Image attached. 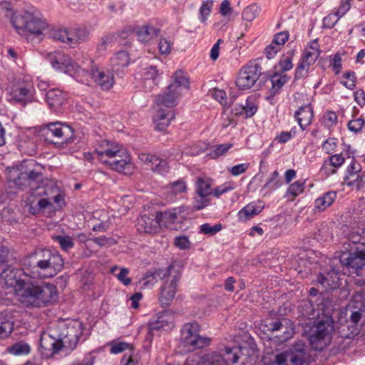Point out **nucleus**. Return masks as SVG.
Instances as JSON below:
<instances>
[{
	"label": "nucleus",
	"instance_id": "22",
	"mask_svg": "<svg viewBox=\"0 0 365 365\" xmlns=\"http://www.w3.org/2000/svg\"><path fill=\"white\" fill-rule=\"evenodd\" d=\"M185 211V207H178L164 212H155L156 217L160 222V228L162 226H170L184 218L185 216L182 214Z\"/></svg>",
	"mask_w": 365,
	"mask_h": 365
},
{
	"label": "nucleus",
	"instance_id": "41",
	"mask_svg": "<svg viewBox=\"0 0 365 365\" xmlns=\"http://www.w3.org/2000/svg\"><path fill=\"white\" fill-rule=\"evenodd\" d=\"M305 182L297 180L291 184L287 190L286 197L289 200H294L297 197L303 193Z\"/></svg>",
	"mask_w": 365,
	"mask_h": 365
},
{
	"label": "nucleus",
	"instance_id": "2",
	"mask_svg": "<svg viewBox=\"0 0 365 365\" xmlns=\"http://www.w3.org/2000/svg\"><path fill=\"white\" fill-rule=\"evenodd\" d=\"M47 58L53 69L68 74L81 83L88 85L90 78H91L97 85L105 91L110 90L114 85V76L111 70L106 66L96 63L88 57H83L81 63L83 66L90 68V73L85 68H82L69 56L61 51L48 53Z\"/></svg>",
	"mask_w": 365,
	"mask_h": 365
},
{
	"label": "nucleus",
	"instance_id": "58",
	"mask_svg": "<svg viewBox=\"0 0 365 365\" xmlns=\"http://www.w3.org/2000/svg\"><path fill=\"white\" fill-rule=\"evenodd\" d=\"M207 195H196L193 200V207L195 210H200L210 204V200Z\"/></svg>",
	"mask_w": 365,
	"mask_h": 365
},
{
	"label": "nucleus",
	"instance_id": "50",
	"mask_svg": "<svg viewBox=\"0 0 365 365\" xmlns=\"http://www.w3.org/2000/svg\"><path fill=\"white\" fill-rule=\"evenodd\" d=\"M260 8L257 4H252L246 7L242 12V19L245 21L251 22L259 14Z\"/></svg>",
	"mask_w": 365,
	"mask_h": 365
},
{
	"label": "nucleus",
	"instance_id": "27",
	"mask_svg": "<svg viewBox=\"0 0 365 365\" xmlns=\"http://www.w3.org/2000/svg\"><path fill=\"white\" fill-rule=\"evenodd\" d=\"M264 205L260 200L253 201L247 204L238 212L240 221L246 222L255 215H259L263 210Z\"/></svg>",
	"mask_w": 365,
	"mask_h": 365
},
{
	"label": "nucleus",
	"instance_id": "6",
	"mask_svg": "<svg viewBox=\"0 0 365 365\" xmlns=\"http://www.w3.org/2000/svg\"><path fill=\"white\" fill-rule=\"evenodd\" d=\"M182 272V266L178 262L170 265V272L160 288L159 302L163 307H168L173 302L177 292L178 282Z\"/></svg>",
	"mask_w": 365,
	"mask_h": 365
},
{
	"label": "nucleus",
	"instance_id": "59",
	"mask_svg": "<svg viewBox=\"0 0 365 365\" xmlns=\"http://www.w3.org/2000/svg\"><path fill=\"white\" fill-rule=\"evenodd\" d=\"M296 135L295 128L291 129L289 131L281 132L278 135L275 137L274 140L281 144L286 143L291 140Z\"/></svg>",
	"mask_w": 365,
	"mask_h": 365
},
{
	"label": "nucleus",
	"instance_id": "5",
	"mask_svg": "<svg viewBox=\"0 0 365 365\" xmlns=\"http://www.w3.org/2000/svg\"><path fill=\"white\" fill-rule=\"evenodd\" d=\"M96 153L98 160L113 170L125 175L134 170L129 153L118 143L102 140L96 145Z\"/></svg>",
	"mask_w": 365,
	"mask_h": 365
},
{
	"label": "nucleus",
	"instance_id": "11",
	"mask_svg": "<svg viewBox=\"0 0 365 365\" xmlns=\"http://www.w3.org/2000/svg\"><path fill=\"white\" fill-rule=\"evenodd\" d=\"M305 355L304 344L297 343L289 349L276 354L272 365H302Z\"/></svg>",
	"mask_w": 365,
	"mask_h": 365
},
{
	"label": "nucleus",
	"instance_id": "61",
	"mask_svg": "<svg viewBox=\"0 0 365 365\" xmlns=\"http://www.w3.org/2000/svg\"><path fill=\"white\" fill-rule=\"evenodd\" d=\"M212 97L218 101L222 106H228L226 93L223 90L214 89L211 91Z\"/></svg>",
	"mask_w": 365,
	"mask_h": 365
},
{
	"label": "nucleus",
	"instance_id": "40",
	"mask_svg": "<svg viewBox=\"0 0 365 365\" xmlns=\"http://www.w3.org/2000/svg\"><path fill=\"white\" fill-rule=\"evenodd\" d=\"M270 81L272 83V92L275 94L280 91V89L285 83H287L288 77L287 74L282 71L275 72L273 75H272Z\"/></svg>",
	"mask_w": 365,
	"mask_h": 365
},
{
	"label": "nucleus",
	"instance_id": "12",
	"mask_svg": "<svg viewBox=\"0 0 365 365\" xmlns=\"http://www.w3.org/2000/svg\"><path fill=\"white\" fill-rule=\"evenodd\" d=\"M83 334L82 324L75 322L68 325L62 331L59 337V343L61 350L73 351Z\"/></svg>",
	"mask_w": 365,
	"mask_h": 365
},
{
	"label": "nucleus",
	"instance_id": "30",
	"mask_svg": "<svg viewBox=\"0 0 365 365\" xmlns=\"http://www.w3.org/2000/svg\"><path fill=\"white\" fill-rule=\"evenodd\" d=\"M162 73L155 66H149L143 70V82L146 91L151 90L158 83V79Z\"/></svg>",
	"mask_w": 365,
	"mask_h": 365
},
{
	"label": "nucleus",
	"instance_id": "20",
	"mask_svg": "<svg viewBox=\"0 0 365 365\" xmlns=\"http://www.w3.org/2000/svg\"><path fill=\"white\" fill-rule=\"evenodd\" d=\"M156 212L144 213L137 219L136 228L139 232L152 234L160 230Z\"/></svg>",
	"mask_w": 365,
	"mask_h": 365
},
{
	"label": "nucleus",
	"instance_id": "46",
	"mask_svg": "<svg viewBox=\"0 0 365 365\" xmlns=\"http://www.w3.org/2000/svg\"><path fill=\"white\" fill-rule=\"evenodd\" d=\"M14 329L13 322L4 317L0 316V339L7 338Z\"/></svg>",
	"mask_w": 365,
	"mask_h": 365
},
{
	"label": "nucleus",
	"instance_id": "56",
	"mask_svg": "<svg viewBox=\"0 0 365 365\" xmlns=\"http://www.w3.org/2000/svg\"><path fill=\"white\" fill-rule=\"evenodd\" d=\"M356 75L354 72L349 71L344 74L341 83L348 89L352 90L356 86Z\"/></svg>",
	"mask_w": 365,
	"mask_h": 365
},
{
	"label": "nucleus",
	"instance_id": "47",
	"mask_svg": "<svg viewBox=\"0 0 365 365\" xmlns=\"http://www.w3.org/2000/svg\"><path fill=\"white\" fill-rule=\"evenodd\" d=\"M212 6V0H206L202 3L199 9V19L202 24H206L207 19L211 13Z\"/></svg>",
	"mask_w": 365,
	"mask_h": 365
},
{
	"label": "nucleus",
	"instance_id": "33",
	"mask_svg": "<svg viewBox=\"0 0 365 365\" xmlns=\"http://www.w3.org/2000/svg\"><path fill=\"white\" fill-rule=\"evenodd\" d=\"M174 327L173 316L169 312H164L158 316L155 323L152 324V329L170 330Z\"/></svg>",
	"mask_w": 365,
	"mask_h": 365
},
{
	"label": "nucleus",
	"instance_id": "10",
	"mask_svg": "<svg viewBox=\"0 0 365 365\" xmlns=\"http://www.w3.org/2000/svg\"><path fill=\"white\" fill-rule=\"evenodd\" d=\"M200 325L197 323H188L183 326L181 341L189 351L202 349L210 344L211 339L199 334Z\"/></svg>",
	"mask_w": 365,
	"mask_h": 365
},
{
	"label": "nucleus",
	"instance_id": "43",
	"mask_svg": "<svg viewBox=\"0 0 365 365\" xmlns=\"http://www.w3.org/2000/svg\"><path fill=\"white\" fill-rule=\"evenodd\" d=\"M240 349L239 347H226L222 356L223 364H232L238 361Z\"/></svg>",
	"mask_w": 365,
	"mask_h": 365
},
{
	"label": "nucleus",
	"instance_id": "29",
	"mask_svg": "<svg viewBox=\"0 0 365 365\" xmlns=\"http://www.w3.org/2000/svg\"><path fill=\"white\" fill-rule=\"evenodd\" d=\"M313 117V110L309 104L300 107L294 113V118L302 130L312 123Z\"/></svg>",
	"mask_w": 365,
	"mask_h": 365
},
{
	"label": "nucleus",
	"instance_id": "45",
	"mask_svg": "<svg viewBox=\"0 0 365 365\" xmlns=\"http://www.w3.org/2000/svg\"><path fill=\"white\" fill-rule=\"evenodd\" d=\"M9 351L15 356L28 355L31 351V346L24 341H18L9 347Z\"/></svg>",
	"mask_w": 365,
	"mask_h": 365
},
{
	"label": "nucleus",
	"instance_id": "17",
	"mask_svg": "<svg viewBox=\"0 0 365 365\" xmlns=\"http://www.w3.org/2000/svg\"><path fill=\"white\" fill-rule=\"evenodd\" d=\"M29 274L21 270L6 267L0 274V280L6 286L14 288L16 292L19 287L24 284V281L29 277Z\"/></svg>",
	"mask_w": 365,
	"mask_h": 365
},
{
	"label": "nucleus",
	"instance_id": "55",
	"mask_svg": "<svg viewBox=\"0 0 365 365\" xmlns=\"http://www.w3.org/2000/svg\"><path fill=\"white\" fill-rule=\"evenodd\" d=\"M337 119V115L335 112L327 110L323 114L322 123L326 127L331 128L336 124Z\"/></svg>",
	"mask_w": 365,
	"mask_h": 365
},
{
	"label": "nucleus",
	"instance_id": "63",
	"mask_svg": "<svg viewBox=\"0 0 365 365\" xmlns=\"http://www.w3.org/2000/svg\"><path fill=\"white\" fill-rule=\"evenodd\" d=\"M365 121L362 117L350 120L348 123L349 129L354 133L359 132L364 126Z\"/></svg>",
	"mask_w": 365,
	"mask_h": 365
},
{
	"label": "nucleus",
	"instance_id": "57",
	"mask_svg": "<svg viewBox=\"0 0 365 365\" xmlns=\"http://www.w3.org/2000/svg\"><path fill=\"white\" fill-rule=\"evenodd\" d=\"M110 352L113 354H120L127 349H131V346L126 342L120 341V342H110Z\"/></svg>",
	"mask_w": 365,
	"mask_h": 365
},
{
	"label": "nucleus",
	"instance_id": "31",
	"mask_svg": "<svg viewBox=\"0 0 365 365\" xmlns=\"http://www.w3.org/2000/svg\"><path fill=\"white\" fill-rule=\"evenodd\" d=\"M160 33V30L150 25H144L137 27L135 34L138 41L143 43H148L155 38Z\"/></svg>",
	"mask_w": 365,
	"mask_h": 365
},
{
	"label": "nucleus",
	"instance_id": "38",
	"mask_svg": "<svg viewBox=\"0 0 365 365\" xmlns=\"http://www.w3.org/2000/svg\"><path fill=\"white\" fill-rule=\"evenodd\" d=\"M212 182L210 178H200L195 182V194L201 195H213L212 190Z\"/></svg>",
	"mask_w": 365,
	"mask_h": 365
},
{
	"label": "nucleus",
	"instance_id": "7",
	"mask_svg": "<svg viewBox=\"0 0 365 365\" xmlns=\"http://www.w3.org/2000/svg\"><path fill=\"white\" fill-rule=\"evenodd\" d=\"M189 79L182 71H177L173 76V82L163 93L158 95L159 103L176 105L178 99L189 90Z\"/></svg>",
	"mask_w": 365,
	"mask_h": 365
},
{
	"label": "nucleus",
	"instance_id": "44",
	"mask_svg": "<svg viewBox=\"0 0 365 365\" xmlns=\"http://www.w3.org/2000/svg\"><path fill=\"white\" fill-rule=\"evenodd\" d=\"M280 180L279 178V173L277 170H274L269 176L267 182L262 187V190L266 191V192H272L281 186Z\"/></svg>",
	"mask_w": 365,
	"mask_h": 365
},
{
	"label": "nucleus",
	"instance_id": "36",
	"mask_svg": "<svg viewBox=\"0 0 365 365\" xmlns=\"http://www.w3.org/2000/svg\"><path fill=\"white\" fill-rule=\"evenodd\" d=\"M40 346L44 350L51 351L52 354L58 353L61 350L59 339H56L49 334L41 336Z\"/></svg>",
	"mask_w": 365,
	"mask_h": 365
},
{
	"label": "nucleus",
	"instance_id": "14",
	"mask_svg": "<svg viewBox=\"0 0 365 365\" xmlns=\"http://www.w3.org/2000/svg\"><path fill=\"white\" fill-rule=\"evenodd\" d=\"M63 267V259L58 252L50 254L48 258L39 260L36 267L41 270L38 277L48 278L55 276Z\"/></svg>",
	"mask_w": 365,
	"mask_h": 365
},
{
	"label": "nucleus",
	"instance_id": "13",
	"mask_svg": "<svg viewBox=\"0 0 365 365\" xmlns=\"http://www.w3.org/2000/svg\"><path fill=\"white\" fill-rule=\"evenodd\" d=\"M158 101L157 96L155 99L154 109L155 110V113L153 117V123L156 130H165L175 118L174 111L172 108L175 105L161 104Z\"/></svg>",
	"mask_w": 365,
	"mask_h": 365
},
{
	"label": "nucleus",
	"instance_id": "25",
	"mask_svg": "<svg viewBox=\"0 0 365 365\" xmlns=\"http://www.w3.org/2000/svg\"><path fill=\"white\" fill-rule=\"evenodd\" d=\"M46 101L51 109L58 112L66 103V95L60 89L51 88L46 94Z\"/></svg>",
	"mask_w": 365,
	"mask_h": 365
},
{
	"label": "nucleus",
	"instance_id": "39",
	"mask_svg": "<svg viewBox=\"0 0 365 365\" xmlns=\"http://www.w3.org/2000/svg\"><path fill=\"white\" fill-rule=\"evenodd\" d=\"M129 62V55L128 53L125 51H120L117 52L111 59L112 66L116 70L128 66Z\"/></svg>",
	"mask_w": 365,
	"mask_h": 365
},
{
	"label": "nucleus",
	"instance_id": "53",
	"mask_svg": "<svg viewBox=\"0 0 365 365\" xmlns=\"http://www.w3.org/2000/svg\"><path fill=\"white\" fill-rule=\"evenodd\" d=\"M222 229V226L220 223H215L214 225L205 223L200 227V232L212 236L219 232Z\"/></svg>",
	"mask_w": 365,
	"mask_h": 365
},
{
	"label": "nucleus",
	"instance_id": "18",
	"mask_svg": "<svg viewBox=\"0 0 365 365\" xmlns=\"http://www.w3.org/2000/svg\"><path fill=\"white\" fill-rule=\"evenodd\" d=\"M353 153L350 151L349 146L348 150L339 154H332L326 160H324L320 169L321 173L326 176L334 175L337 170L344 163L345 158H350Z\"/></svg>",
	"mask_w": 365,
	"mask_h": 365
},
{
	"label": "nucleus",
	"instance_id": "26",
	"mask_svg": "<svg viewBox=\"0 0 365 365\" xmlns=\"http://www.w3.org/2000/svg\"><path fill=\"white\" fill-rule=\"evenodd\" d=\"M194 361L197 365H224L222 356L215 351L202 356H193L187 359L188 365H192L190 363Z\"/></svg>",
	"mask_w": 365,
	"mask_h": 365
},
{
	"label": "nucleus",
	"instance_id": "15",
	"mask_svg": "<svg viewBox=\"0 0 365 365\" xmlns=\"http://www.w3.org/2000/svg\"><path fill=\"white\" fill-rule=\"evenodd\" d=\"M258 66L255 64H248L240 71L236 80V86L241 90L251 88L259 78Z\"/></svg>",
	"mask_w": 365,
	"mask_h": 365
},
{
	"label": "nucleus",
	"instance_id": "32",
	"mask_svg": "<svg viewBox=\"0 0 365 365\" xmlns=\"http://www.w3.org/2000/svg\"><path fill=\"white\" fill-rule=\"evenodd\" d=\"M361 171V165L356 163L352 157L351 163L346 168V175L344 177V181L349 186L354 185L356 182L361 179L359 173Z\"/></svg>",
	"mask_w": 365,
	"mask_h": 365
},
{
	"label": "nucleus",
	"instance_id": "8",
	"mask_svg": "<svg viewBox=\"0 0 365 365\" xmlns=\"http://www.w3.org/2000/svg\"><path fill=\"white\" fill-rule=\"evenodd\" d=\"M334 331V322L329 317L319 321L312 329L309 342L315 350H322L331 341Z\"/></svg>",
	"mask_w": 365,
	"mask_h": 365
},
{
	"label": "nucleus",
	"instance_id": "49",
	"mask_svg": "<svg viewBox=\"0 0 365 365\" xmlns=\"http://www.w3.org/2000/svg\"><path fill=\"white\" fill-rule=\"evenodd\" d=\"M232 143L217 145L212 148V150L208 154V156H210V158L212 159H216L218 157L226 154L228 152V150L232 148Z\"/></svg>",
	"mask_w": 365,
	"mask_h": 365
},
{
	"label": "nucleus",
	"instance_id": "4",
	"mask_svg": "<svg viewBox=\"0 0 365 365\" xmlns=\"http://www.w3.org/2000/svg\"><path fill=\"white\" fill-rule=\"evenodd\" d=\"M29 277L15 292L19 301L27 307H41L57 299V291L51 284L34 283Z\"/></svg>",
	"mask_w": 365,
	"mask_h": 365
},
{
	"label": "nucleus",
	"instance_id": "48",
	"mask_svg": "<svg viewBox=\"0 0 365 365\" xmlns=\"http://www.w3.org/2000/svg\"><path fill=\"white\" fill-rule=\"evenodd\" d=\"M314 64V63H309V61H307L305 59L301 58L295 70V78L298 79L305 77L311 66Z\"/></svg>",
	"mask_w": 365,
	"mask_h": 365
},
{
	"label": "nucleus",
	"instance_id": "24",
	"mask_svg": "<svg viewBox=\"0 0 365 365\" xmlns=\"http://www.w3.org/2000/svg\"><path fill=\"white\" fill-rule=\"evenodd\" d=\"M340 260L349 268L362 269L365 266V252H342Z\"/></svg>",
	"mask_w": 365,
	"mask_h": 365
},
{
	"label": "nucleus",
	"instance_id": "60",
	"mask_svg": "<svg viewBox=\"0 0 365 365\" xmlns=\"http://www.w3.org/2000/svg\"><path fill=\"white\" fill-rule=\"evenodd\" d=\"M341 53L339 52H337L335 53L331 60V66L332 67V70L335 75H338L340 73L341 68H342V64H341Z\"/></svg>",
	"mask_w": 365,
	"mask_h": 365
},
{
	"label": "nucleus",
	"instance_id": "34",
	"mask_svg": "<svg viewBox=\"0 0 365 365\" xmlns=\"http://www.w3.org/2000/svg\"><path fill=\"white\" fill-rule=\"evenodd\" d=\"M320 54L319 46L317 40L311 41L305 47L303 53L302 55V58L305 59L309 63H315Z\"/></svg>",
	"mask_w": 365,
	"mask_h": 365
},
{
	"label": "nucleus",
	"instance_id": "28",
	"mask_svg": "<svg viewBox=\"0 0 365 365\" xmlns=\"http://www.w3.org/2000/svg\"><path fill=\"white\" fill-rule=\"evenodd\" d=\"M317 282L327 291L335 289L340 284L339 273L332 269L326 274H320L317 277Z\"/></svg>",
	"mask_w": 365,
	"mask_h": 365
},
{
	"label": "nucleus",
	"instance_id": "3",
	"mask_svg": "<svg viewBox=\"0 0 365 365\" xmlns=\"http://www.w3.org/2000/svg\"><path fill=\"white\" fill-rule=\"evenodd\" d=\"M35 165V161L29 160L23 161L19 166L6 168L9 181L18 185L31 187L32 191L26 200V205L32 215H36L51 205L46 187L36 185L41 179V175L34 169Z\"/></svg>",
	"mask_w": 365,
	"mask_h": 365
},
{
	"label": "nucleus",
	"instance_id": "23",
	"mask_svg": "<svg viewBox=\"0 0 365 365\" xmlns=\"http://www.w3.org/2000/svg\"><path fill=\"white\" fill-rule=\"evenodd\" d=\"M170 272V266L168 268L153 269L148 270L142 277L140 283L143 288H149L157 283L158 279H164Z\"/></svg>",
	"mask_w": 365,
	"mask_h": 365
},
{
	"label": "nucleus",
	"instance_id": "16",
	"mask_svg": "<svg viewBox=\"0 0 365 365\" xmlns=\"http://www.w3.org/2000/svg\"><path fill=\"white\" fill-rule=\"evenodd\" d=\"M9 100L15 103L26 104L35 101V90L32 86L16 84L8 91Z\"/></svg>",
	"mask_w": 365,
	"mask_h": 365
},
{
	"label": "nucleus",
	"instance_id": "42",
	"mask_svg": "<svg viewBox=\"0 0 365 365\" xmlns=\"http://www.w3.org/2000/svg\"><path fill=\"white\" fill-rule=\"evenodd\" d=\"M294 55L295 51L294 49H290L282 55L278 63L282 72L284 73L293 68L292 61Z\"/></svg>",
	"mask_w": 365,
	"mask_h": 365
},
{
	"label": "nucleus",
	"instance_id": "1",
	"mask_svg": "<svg viewBox=\"0 0 365 365\" xmlns=\"http://www.w3.org/2000/svg\"><path fill=\"white\" fill-rule=\"evenodd\" d=\"M11 23L15 31L27 41L40 42L48 36L71 47L76 46L77 40L73 30L51 29L43 14L34 6L15 12L11 18Z\"/></svg>",
	"mask_w": 365,
	"mask_h": 365
},
{
	"label": "nucleus",
	"instance_id": "19",
	"mask_svg": "<svg viewBox=\"0 0 365 365\" xmlns=\"http://www.w3.org/2000/svg\"><path fill=\"white\" fill-rule=\"evenodd\" d=\"M46 134H51L53 137L60 139L61 143H69L73 139V130L66 123L57 121L47 125Z\"/></svg>",
	"mask_w": 365,
	"mask_h": 365
},
{
	"label": "nucleus",
	"instance_id": "51",
	"mask_svg": "<svg viewBox=\"0 0 365 365\" xmlns=\"http://www.w3.org/2000/svg\"><path fill=\"white\" fill-rule=\"evenodd\" d=\"M242 109L245 112L246 117L252 116L257 110L255 97L252 96H249Z\"/></svg>",
	"mask_w": 365,
	"mask_h": 365
},
{
	"label": "nucleus",
	"instance_id": "64",
	"mask_svg": "<svg viewBox=\"0 0 365 365\" xmlns=\"http://www.w3.org/2000/svg\"><path fill=\"white\" fill-rule=\"evenodd\" d=\"M54 239L63 250L71 249L73 246V240L69 236H56Z\"/></svg>",
	"mask_w": 365,
	"mask_h": 365
},
{
	"label": "nucleus",
	"instance_id": "35",
	"mask_svg": "<svg viewBox=\"0 0 365 365\" xmlns=\"http://www.w3.org/2000/svg\"><path fill=\"white\" fill-rule=\"evenodd\" d=\"M336 198V192L329 191L315 200L314 207L319 211H324L332 205Z\"/></svg>",
	"mask_w": 365,
	"mask_h": 365
},
{
	"label": "nucleus",
	"instance_id": "21",
	"mask_svg": "<svg viewBox=\"0 0 365 365\" xmlns=\"http://www.w3.org/2000/svg\"><path fill=\"white\" fill-rule=\"evenodd\" d=\"M138 158L145 165L155 173L164 174L168 170L167 161L155 155L143 153Z\"/></svg>",
	"mask_w": 365,
	"mask_h": 365
},
{
	"label": "nucleus",
	"instance_id": "54",
	"mask_svg": "<svg viewBox=\"0 0 365 365\" xmlns=\"http://www.w3.org/2000/svg\"><path fill=\"white\" fill-rule=\"evenodd\" d=\"M338 144L337 138H329L322 143V149L327 154H333L336 150Z\"/></svg>",
	"mask_w": 365,
	"mask_h": 365
},
{
	"label": "nucleus",
	"instance_id": "9",
	"mask_svg": "<svg viewBox=\"0 0 365 365\" xmlns=\"http://www.w3.org/2000/svg\"><path fill=\"white\" fill-rule=\"evenodd\" d=\"M261 326L264 331H270L272 333V341L274 344H282L287 341L294 333L293 323L287 319L279 321H264Z\"/></svg>",
	"mask_w": 365,
	"mask_h": 365
},
{
	"label": "nucleus",
	"instance_id": "62",
	"mask_svg": "<svg viewBox=\"0 0 365 365\" xmlns=\"http://www.w3.org/2000/svg\"><path fill=\"white\" fill-rule=\"evenodd\" d=\"M250 168V163H240L228 168V171L232 176H238L245 173Z\"/></svg>",
	"mask_w": 365,
	"mask_h": 365
},
{
	"label": "nucleus",
	"instance_id": "37",
	"mask_svg": "<svg viewBox=\"0 0 365 365\" xmlns=\"http://www.w3.org/2000/svg\"><path fill=\"white\" fill-rule=\"evenodd\" d=\"M167 194L171 197H181L187 192V185L185 181L179 180L169 184L166 187Z\"/></svg>",
	"mask_w": 365,
	"mask_h": 365
},
{
	"label": "nucleus",
	"instance_id": "52",
	"mask_svg": "<svg viewBox=\"0 0 365 365\" xmlns=\"http://www.w3.org/2000/svg\"><path fill=\"white\" fill-rule=\"evenodd\" d=\"M235 188L236 183L235 182L227 181L213 189V195L216 197H220V195L230 192Z\"/></svg>",
	"mask_w": 365,
	"mask_h": 365
}]
</instances>
